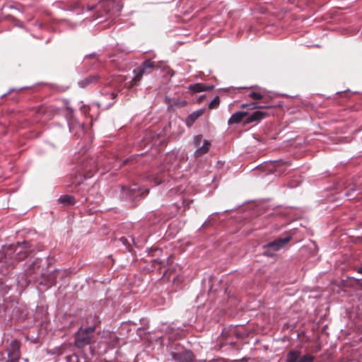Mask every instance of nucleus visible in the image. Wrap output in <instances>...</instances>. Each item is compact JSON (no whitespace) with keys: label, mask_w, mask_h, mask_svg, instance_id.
<instances>
[{"label":"nucleus","mask_w":362,"mask_h":362,"mask_svg":"<svg viewBox=\"0 0 362 362\" xmlns=\"http://www.w3.org/2000/svg\"><path fill=\"white\" fill-rule=\"evenodd\" d=\"M28 243L23 242L17 245L5 246L0 250V262L6 266H13L16 262L25 258L29 252Z\"/></svg>","instance_id":"f257e3e1"},{"label":"nucleus","mask_w":362,"mask_h":362,"mask_svg":"<svg viewBox=\"0 0 362 362\" xmlns=\"http://www.w3.org/2000/svg\"><path fill=\"white\" fill-rule=\"evenodd\" d=\"M158 66L155 62L152 60H146L141 66L134 71V77L129 80L121 75L117 76H113L111 81H108L107 84L112 87H119L120 83L124 82V86L128 88H132L134 86L137 85L141 81L143 75L146 73V70L148 69L154 68Z\"/></svg>","instance_id":"f03ea898"},{"label":"nucleus","mask_w":362,"mask_h":362,"mask_svg":"<svg viewBox=\"0 0 362 362\" xmlns=\"http://www.w3.org/2000/svg\"><path fill=\"white\" fill-rule=\"evenodd\" d=\"M194 146L197 148L194 156L198 158L209 151L211 143L208 140L203 139L202 135H197L194 139Z\"/></svg>","instance_id":"7ed1b4c3"},{"label":"nucleus","mask_w":362,"mask_h":362,"mask_svg":"<svg viewBox=\"0 0 362 362\" xmlns=\"http://www.w3.org/2000/svg\"><path fill=\"white\" fill-rule=\"evenodd\" d=\"M94 331L93 327L87 329H81L76 336L75 344L78 347H82L88 344L91 339L92 333Z\"/></svg>","instance_id":"20e7f679"},{"label":"nucleus","mask_w":362,"mask_h":362,"mask_svg":"<svg viewBox=\"0 0 362 362\" xmlns=\"http://www.w3.org/2000/svg\"><path fill=\"white\" fill-rule=\"evenodd\" d=\"M8 359L6 362H18L20 358V344L17 340H13L7 348Z\"/></svg>","instance_id":"39448f33"},{"label":"nucleus","mask_w":362,"mask_h":362,"mask_svg":"<svg viewBox=\"0 0 362 362\" xmlns=\"http://www.w3.org/2000/svg\"><path fill=\"white\" fill-rule=\"evenodd\" d=\"M291 240L290 236L279 238L270 243H269L266 247L264 253L268 256H272L273 254L270 252V250L277 251L281 248L284 247Z\"/></svg>","instance_id":"423d86ee"},{"label":"nucleus","mask_w":362,"mask_h":362,"mask_svg":"<svg viewBox=\"0 0 362 362\" xmlns=\"http://www.w3.org/2000/svg\"><path fill=\"white\" fill-rule=\"evenodd\" d=\"M122 189L127 190V196L134 200L144 197L148 192V189L140 188L136 184L132 185L130 187H123Z\"/></svg>","instance_id":"0eeeda50"},{"label":"nucleus","mask_w":362,"mask_h":362,"mask_svg":"<svg viewBox=\"0 0 362 362\" xmlns=\"http://www.w3.org/2000/svg\"><path fill=\"white\" fill-rule=\"evenodd\" d=\"M314 357L311 355L301 356L298 351H291L288 356L286 362H313Z\"/></svg>","instance_id":"6e6552de"},{"label":"nucleus","mask_w":362,"mask_h":362,"mask_svg":"<svg viewBox=\"0 0 362 362\" xmlns=\"http://www.w3.org/2000/svg\"><path fill=\"white\" fill-rule=\"evenodd\" d=\"M173 358L177 362H191L193 354L190 351H184L180 353H172Z\"/></svg>","instance_id":"1a4fd4ad"},{"label":"nucleus","mask_w":362,"mask_h":362,"mask_svg":"<svg viewBox=\"0 0 362 362\" xmlns=\"http://www.w3.org/2000/svg\"><path fill=\"white\" fill-rule=\"evenodd\" d=\"M267 114L263 111H256L254 112L252 115H247L246 118V122H252L255 121H259L262 119L264 118Z\"/></svg>","instance_id":"9d476101"},{"label":"nucleus","mask_w":362,"mask_h":362,"mask_svg":"<svg viewBox=\"0 0 362 362\" xmlns=\"http://www.w3.org/2000/svg\"><path fill=\"white\" fill-rule=\"evenodd\" d=\"M247 116V113L245 112H237L234 113L229 119L228 124H237L242 121L245 117Z\"/></svg>","instance_id":"9b49d317"},{"label":"nucleus","mask_w":362,"mask_h":362,"mask_svg":"<svg viewBox=\"0 0 362 362\" xmlns=\"http://www.w3.org/2000/svg\"><path fill=\"white\" fill-rule=\"evenodd\" d=\"M249 97L254 100H264L267 101L268 95L265 90H259L250 93Z\"/></svg>","instance_id":"f8f14e48"},{"label":"nucleus","mask_w":362,"mask_h":362,"mask_svg":"<svg viewBox=\"0 0 362 362\" xmlns=\"http://www.w3.org/2000/svg\"><path fill=\"white\" fill-rule=\"evenodd\" d=\"M202 110H199L191 114L187 119V124L188 126L192 125L194 123V122L202 115Z\"/></svg>","instance_id":"ddd939ff"},{"label":"nucleus","mask_w":362,"mask_h":362,"mask_svg":"<svg viewBox=\"0 0 362 362\" xmlns=\"http://www.w3.org/2000/svg\"><path fill=\"white\" fill-rule=\"evenodd\" d=\"M189 89L195 93H199L208 90V88L202 83H196L194 85H190L189 86Z\"/></svg>","instance_id":"4468645a"},{"label":"nucleus","mask_w":362,"mask_h":362,"mask_svg":"<svg viewBox=\"0 0 362 362\" xmlns=\"http://www.w3.org/2000/svg\"><path fill=\"white\" fill-rule=\"evenodd\" d=\"M59 201L65 205H71L74 204V197L70 195L62 196Z\"/></svg>","instance_id":"2eb2a0df"},{"label":"nucleus","mask_w":362,"mask_h":362,"mask_svg":"<svg viewBox=\"0 0 362 362\" xmlns=\"http://www.w3.org/2000/svg\"><path fill=\"white\" fill-rule=\"evenodd\" d=\"M165 179V174L161 173L157 175L156 176L151 178V181L154 182L155 185H158L162 183Z\"/></svg>","instance_id":"dca6fc26"},{"label":"nucleus","mask_w":362,"mask_h":362,"mask_svg":"<svg viewBox=\"0 0 362 362\" xmlns=\"http://www.w3.org/2000/svg\"><path fill=\"white\" fill-rule=\"evenodd\" d=\"M241 107L242 108L249 107L250 109L253 110V109H256V108H262L264 107L259 105L257 103H252L250 104H242Z\"/></svg>","instance_id":"f3484780"},{"label":"nucleus","mask_w":362,"mask_h":362,"mask_svg":"<svg viewBox=\"0 0 362 362\" xmlns=\"http://www.w3.org/2000/svg\"><path fill=\"white\" fill-rule=\"evenodd\" d=\"M220 100L218 97L214 98L211 103H209V107L210 109H214L218 107L219 105Z\"/></svg>","instance_id":"a211bd4d"},{"label":"nucleus","mask_w":362,"mask_h":362,"mask_svg":"<svg viewBox=\"0 0 362 362\" xmlns=\"http://www.w3.org/2000/svg\"><path fill=\"white\" fill-rule=\"evenodd\" d=\"M93 79V77H90L88 78H86L85 80H83L79 82V85L81 87L84 88L86 87L88 83H90Z\"/></svg>","instance_id":"6ab92c4d"},{"label":"nucleus","mask_w":362,"mask_h":362,"mask_svg":"<svg viewBox=\"0 0 362 362\" xmlns=\"http://www.w3.org/2000/svg\"><path fill=\"white\" fill-rule=\"evenodd\" d=\"M92 174L90 172H87L86 169H84V176L86 178H89L92 177Z\"/></svg>","instance_id":"aec40b11"},{"label":"nucleus","mask_w":362,"mask_h":362,"mask_svg":"<svg viewBox=\"0 0 362 362\" xmlns=\"http://www.w3.org/2000/svg\"><path fill=\"white\" fill-rule=\"evenodd\" d=\"M64 273V272H61V271H56L55 272L56 276H59L61 274L62 275Z\"/></svg>","instance_id":"412c9836"},{"label":"nucleus","mask_w":362,"mask_h":362,"mask_svg":"<svg viewBox=\"0 0 362 362\" xmlns=\"http://www.w3.org/2000/svg\"><path fill=\"white\" fill-rule=\"evenodd\" d=\"M358 272L362 274V266L358 269Z\"/></svg>","instance_id":"4be33fe9"},{"label":"nucleus","mask_w":362,"mask_h":362,"mask_svg":"<svg viewBox=\"0 0 362 362\" xmlns=\"http://www.w3.org/2000/svg\"><path fill=\"white\" fill-rule=\"evenodd\" d=\"M111 96H112V98H115V97L116 96V94H115V93H113V92H112V93H111Z\"/></svg>","instance_id":"5701e85b"},{"label":"nucleus","mask_w":362,"mask_h":362,"mask_svg":"<svg viewBox=\"0 0 362 362\" xmlns=\"http://www.w3.org/2000/svg\"><path fill=\"white\" fill-rule=\"evenodd\" d=\"M28 273L29 274V275L32 274L30 269H28Z\"/></svg>","instance_id":"b1692460"},{"label":"nucleus","mask_w":362,"mask_h":362,"mask_svg":"<svg viewBox=\"0 0 362 362\" xmlns=\"http://www.w3.org/2000/svg\"><path fill=\"white\" fill-rule=\"evenodd\" d=\"M73 128H74V127H73L71 125H70V126H69V129H70V130H71V131H72V130H73Z\"/></svg>","instance_id":"393cba45"},{"label":"nucleus","mask_w":362,"mask_h":362,"mask_svg":"<svg viewBox=\"0 0 362 362\" xmlns=\"http://www.w3.org/2000/svg\"><path fill=\"white\" fill-rule=\"evenodd\" d=\"M37 263H34L33 264V268L35 267V265H37Z\"/></svg>","instance_id":"a878e982"}]
</instances>
